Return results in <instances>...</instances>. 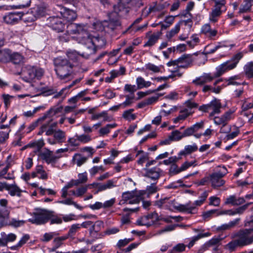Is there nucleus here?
Here are the masks:
<instances>
[{
	"label": "nucleus",
	"mask_w": 253,
	"mask_h": 253,
	"mask_svg": "<svg viewBox=\"0 0 253 253\" xmlns=\"http://www.w3.org/2000/svg\"><path fill=\"white\" fill-rule=\"evenodd\" d=\"M233 69L234 66L230 64V61H227L218 66L213 74L204 73L201 76L196 77L192 83L196 86H202V91L205 93L212 92L219 94L223 87L217 84L223 80L219 77Z\"/></svg>",
	"instance_id": "1"
},
{
	"label": "nucleus",
	"mask_w": 253,
	"mask_h": 253,
	"mask_svg": "<svg viewBox=\"0 0 253 253\" xmlns=\"http://www.w3.org/2000/svg\"><path fill=\"white\" fill-rule=\"evenodd\" d=\"M55 71L58 78L61 81H69L73 78V65L67 59L59 57L53 61Z\"/></svg>",
	"instance_id": "2"
},
{
	"label": "nucleus",
	"mask_w": 253,
	"mask_h": 253,
	"mask_svg": "<svg viewBox=\"0 0 253 253\" xmlns=\"http://www.w3.org/2000/svg\"><path fill=\"white\" fill-rule=\"evenodd\" d=\"M144 194L145 192L143 191H131L124 192L119 204L120 205L138 204L141 201L142 206H150V202L145 201L143 199Z\"/></svg>",
	"instance_id": "3"
},
{
	"label": "nucleus",
	"mask_w": 253,
	"mask_h": 253,
	"mask_svg": "<svg viewBox=\"0 0 253 253\" xmlns=\"http://www.w3.org/2000/svg\"><path fill=\"white\" fill-rule=\"evenodd\" d=\"M83 43L86 46V51L84 54H85V57L87 58L90 55L95 53L97 48L104 46L106 44V41L103 38L92 37L88 33H85V36L84 37Z\"/></svg>",
	"instance_id": "4"
},
{
	"label": "nucleus",
	"mask_w": 253,
	"mask_h": 253,
	"mask_svg": "<svg viewBox=\"0 0 253 253\" xmlns=\"http://www.w3.org/2000/svg\"><path fill=\"white\" fill-rule=\"evenodd\" d=\"M128 12V8L120 3L113 5L112 11L108 13L109 18V27L114 30L121 26L120 18L126 16Z\"/></svg>",
	"instance_id": "5"
},
{
	"label": "nucleus",
	"mask_w": 253,
	"mask_h": 253,
	"mask_svg": "<svg viewBox=\"0 0 253 253\" xmlns=\"http://www.w3.org/2000/svg\"><path fill=\"white\" fill-rule=\"evenodd\" d=\"M85 33H88L86 30V27L83 24L71 23L67 25L65 36H59V40L61 42H68L72 35H81L82 42H84V37L85 36Z\"/></svg>",
	"instance_id": "6"
},
{
	"label": "nucleus",
	"mask_w": 253,
	"mask_h": 253,
	"mask_svg": "<svg viewBox=\"0 0 253 253\" xmlns=\"http://www.w3.org/2000/svg\"><path fill=\"white\" fill-rule=\"evenodd\" d=\"M246 208L247 207H239L235 209L228 210L213 209L203 212V217L205 219H207L213 216L222 214H228L229 215L241 214L246 211Z\"/></svg>",
	"instance_id": "7"
},
{
	"label": "nucleus",
	"mask_w": 253,
	"mask_h": 253,
	"mask_svg": "<svg viewBox=\"0 0 253 253\" xmlns=\"http://www.w3.org/2000/svg\"><path fill=\"white\" fill-rule=\"evenodd\" d=\"M221 104L219 100L214 99L209 104L203 105L200 108L202 111L209 113V117H213L215 114L221 112Z\"/></svg>",
	"instance_id": "8"
},
{
	"label": "nucleus",
	"mask_w": 253,
	"mask_h": 253,
	"mask_svg": "<svg viewBox=\"0 0 253 253\" xmlns=\"http://www.w3.org/2000/svg\"><path fill=\"white\" fill-rule=\"evenodd\" d=\"M252 231L253 228L240 230L236 233L234 237L238 240L240 246L243 247L253 243Z\"/></svg>",
	"instance_id": "9"
},
{
	"label": "nucleus",
	"mask_w": 253,
	"mask_h": 253,
	"mask_svg": "<svg viewBox=\"0 0 253 253\" xmlns=\"http://www.w3.org/2000/svg\"><path fill=\"white\" fill-rule=\"evenodd\" d=\"M48 210L37 209L33 212L32 217L29 219V221L37 225L44 224L48 222Z\"/></svg>",
	"instance_id": "10"
},
{
	"label": "nucleus",
	"mask_w": 253,
	"mask_h": 253,
	"mask_svg": "<svg viewBox=\"0 0 253 253\" xmlns=\"http://www.w3.org/2000/svg\"><path fill=\"white\" fill-rule=\"evenodd\" d=\"M159 220H163L167 222L170 221L168 218H160L158 213L153 212L142 216L138 219L136 222L139 225L150 226Z\"/></svg>",
	"instance_id": "11"
},
{
	"label": "nucleus",
	"mask_w": 253,
	"mask_h": 253,
	"mask_svg": "<svg viewBox=\"0 0 253 253\" xmlns=\"http://www.w3.org/2000/svg\"><path fill=\"white\" fill-rule=\"evenodd\" d=\"M222 169V171L213 173L209 176L211 186L214 188L220 187L225 183V181L222 178L227 173V170L225 167H223Z\"/></svg>",
	"instance_id": "12"
},
{
	"label": "nucleus",
	"mask_w": 253,
	"mask_h": 253,
	"mask_svg": "<svg viewBox=\"0 0 253 253\" xmlns=\"http://www.w3.org/2000/svg\"><path fill=\"white\" fill-rule=\"evenodd\" d=\"M57 11L64 20L70 22L74 21L77 17L76 12L61 5L57 6Z\"/></svg>",
	"instance_id": "13"
},
{
	"label": "nucleus",
	"mask_w": 253,
	"mask_h": 253,
	"mask_svg": "<svg viewBox=\"0 0 253 253\" xmlns=\"http://www.w3.org/2000/svg\"><path fill=\"white\" fill-rule=\"evenodd\" d=\"M47 24L58 32H62L65 27V24L59 15L49 17L47 19Z\"/></svg>",
	"instance_id": "14"
},
{
	"label": "nucleus",
	"mask_w": 253,
	"mask_h": 253,
	"mask_svg": "<svg viewBox=\"0 0 253 253\" xmlns=\"http://www.w3.org/2000/svg\"><path fill=\"white\" fill-rule=\"evenodd\" d=\"M25 74L27 76L25 77L26 78L25 80L27 82H29L36 78L38 79L41 78L43 76L44 71L41 68L32 67L27 69Z\"/></svg>",
	"instance_id": "15"
},
{
	"label": "nucleus",
	"mask_w": 253,
	"mask_h": 253,
	"mask_svg": "<svg viewBox=\"0 0 253 253\" xmlns=\"http://www.w3.org/2000/svg\"><path fill=\"white\" fill-rule=\"evenodd\" d=\"M23 13L19 12H9L3 17L4 22L7 24H15L22 19Z\"/></svg>",
	"instance_id": "16"
},
{
	"label": "nucleus",
	"mask_w": 253,
	"mask_h": 253,
	"mask_svg": "<svg viewBox=\"0 0 253 253\" xmlns=\"http://www.w3.org/2000/svg\"><path fill=\"white\" fill-rule=\"evenodd\" d=\"M200 33L208 39L215 40L217 34V31L215 29H212L210 24L207 23L202 26Z\"/></svg>",
	"instance_id": "17"
},
{
	"label": "nucleus",
	"mask_w": 253,
	"mask_h": 253,
	"mask_svg": "<svg viewBox=\"0 0 253 253\" xmlns=\"http://www.w3.org/2000/svg\"><path fill=\"white\" fill-rule=\"evenodd\" d=\"M233 111L229 110L219 117H215L213 119V122L216 125L225 126L233 118Z\"/></svg>",
	"instance_id": "18"
},
{
	"label": "nucleus",
	"mask_w": 253,
	"mask_h": 253,
	"mask_svg": "<svg viewBox=\"0 0 253 253\" xmlns=\"http://www.w3.org/2000/svg\"><path fill=\"white\" fill-rule=\"evenodd\" d=\"M41 158L48 164L54 163L58 159L61 157V155H55L53 152L48 149L45 152L41 153Z\"/></svg>",
	"instance_id": "19"
},
{
	"label": "nucleus",
	"mask_w": 253,
	"mask_h": 253,
	"mask_svg": "<svg viewBox=\"0 0 253 253\" xmlns=\"http://www.w3.org/2000/svg\"><path fill=\"white\" fill-rule=\"evenodd\" d=\"M193 61L192 55H183L177 59L178 67L180 68H187Z\"/></svg>",
	"instance_id": "20"
},
{
	"label": "nucleus",
	"mask_w": 253,
	"mask_h": 253,
	"mask_svg": "<svg viewBox=\"0 0 253 253\" xmlns=\"http://www.w3.org/2000/svg\"><path fill=\"white\" fill-rule=\"evenodd\" d=\"M245 200L243 197H238L236 195H230L224 200V204L239 206L244 204Z\"/></svg>",
	"instance_id": "21"
},
{
	"label": "nucleus",
	"mask_w": 253,
	"mask_h": 253,
	"mask_svg": "<svg viewBox=\"0 0 253 253\" xmlns=\"http://www.w3.org/2000/svg\"><path fill=\"white\" fill-rule=\"evenodd\" d=\"M92 185L97 189V191L95 192L96 193L108 189H111L116 186L114 182L112 180H109L104 184L93 183Z\"/></svg>",
	"instance_id": "22"
},
{
	"label": "nucleus",
	"mask_w": 253,
	"mask_h": 253,
	"mask_svg": "<svg viewBox=\"0 0 253 253\" xmlns=\"http://www.w3.org/2000/svg\"><path fill=\"white\" fill-rule=\"evenodd\" d=\"M222 7L214 6L209 14V21L212 23H215L218 21V18L222 12Z\"/></svg>",
	"instance_id": "23"
},
{
	"label": "nucleus",
	"mask_w": 253,
	"mask_h": 253,
	"mask_svg": "<svg viewBox=\"0 0 253 253\" xmlns=\"http://www.w3.org/2000/svg\"><path fill=\"white\" fill-rule=\"evenodd\" d=\"M204 123L203 122L197 123L191 127L186 128L183 132L184 137L193 135L195 132H197L199 129L203 127Z\"/></svg>",
	"instance_id": "24"
},
{
	"label": "nucleus",
	"mask_w": 253,
	"mask_h": 253,
	"mask_svg": "<svg viewBox=\"0 0 253 253\" xmlns=\"http://www.w3.org/2000/svg\"><path fill=\"white\" fill-rule=\"evenodd\" d=\"M7 191L10 195L11 196H18L20 197L21 193L23 192L17 185L15 181L12 184H9Z\"/></svg>",
	"instance_id": "25"
},
{
	"label": "nucleus",
	"mask_w": 253,
	"mask_h": 253,
	"mask_svg": "<svg viewBox=\"0 0 253 253\" xmlns=\"http://www.w3.org/2000/svg\"><path fill=\"white\" fill-rule=\"evenodd\" d=\"M88 157L84 156L81 154L76 153L73 157L72 161L74 164L78 167H81L82 165L86 162Z\"/></svg>",
	"instance_id": "26"
},
{
	"label": "nucleus",
	"mask_w": 253,
	"mask_h": 253,
	"mask_svg": "<svg viewBox=\"0 0 253 253\" xmlns=\"http://www.w3.org/2000/svg\"><path fill=\"white\" fill-rule=\"evenodd\" d=\"M161 172V170L159 168L155 167L148 169L145 174V176L152 180H157L159 178Z\"/></svg>",
	"instance_id": "27"
},
{
	"label": "nucleus",
	"mask_w": 253,
	"mask_h": 253,
	"mask_svg": "<svg viewBox=\"0 0 253 253\" xmlns=\"http://www.w3.org/2000/svg\"><path fill=\"white\" fill-rule=\"evenodd\" d=\"M50 221V224H60L62 223V217L53 211H49L48 221Z\"/></svg>",
	"instance_id": "28"
},
{
	"label": "nucleus",
	"mask_w": 253,
	"mask_h": 253,
	"mask_svg": "<svg viewBox=\"0 0 253 253\" xmlns=\"http://www.w3.org/2000/svg\"><path fill=\"white\" fill-rule=\"evenodd\" d=\"M222 238L220 236L217 237H213L209 241L207 242L202 247V249L204 251L207 250L209 247L211 246H219L220 241Z\"/></svg>",
	"instance_id": "29"
},
{
	"label": "nucleus",
	"mask_w": 253,
	"mask_h": 253,
	"mask_svg": "<svg viewBox=\"0 0 253 253\" xmlns=\"http://www.w3.org/2000/svg\"><path fill=\"white\" fill-rule=\"evenodd\" d=\"M139 210L138 208L134 209L125 208L124 209V211L126 212L125 215H123L121 218V222L123 224H127L129 222V215L131 213L137 212Z\"/></svg>",
	"instance_id": "30"
},
{
	"label": "nucleus",
	"mask_w": 253,
	"mask_h": 253,
	"mask_svg": "<svg viewBox=\"0 0 253 253\" xmlns=\"http://www.w3.org/2000/svg\"><path fill=\"white\" fill-rule=\"evenodd\" d=\"M211 235V233L209 232L206 233H199L197 236H193L189 239L190 242L189 243L187 246L189 248H191L193 246L195 242L198 241L199 239L205 237H209Z\"/></svg>",
	"instance_id": "31"
},
{
	"label": "nucleus",
	"mask_w": 253,
	"mask_h": 253,
	"mask_svg": "<svg viewBox=\"0 0 253 253\" xmlns=\"http://www.w3.org/2000/svg\"><path fill=\"white\" fill-rule=\"evenodd\" d=\"M174 210L183 213L193 214L196 212V207H173Z\"/></svg>",
	"instance_id": "32"
},
{
	"label": "nucleus",
	"mask_w": 253,
	"mask_h": 253,
	"mask_svg": "<svg viewBox=\"0 0 253 253\" xmlns=\"http://www.w3.org/2000/svg\"><path fill=\"white\" fill-rule=\"evenodd\" d=\"M181 22L177 23L174 27L172 28L170 31H168L166 34V37L170 41L172 37L176 35L180 31Z\"/></svg>",
	"instance_id": "33"
},
{
	"label": "nucleus",
	"mask_w": 253,
	"mask_h": 253,
	"mask_svg": "<svg viewBox=\"0 0 253 253\" xmlns=\"http://www.w3.org/2000/svg\"><path fill=\"white\" fill-rule=\"evenodd\" d=\"M136 84L138 89L143 88H148L152 84L151 82L145 81L143 78L140 76L136 78Z\"/></svg>",
	"instance_id": "34"
},
{
	"label": "nucleus",
	"mask_w": 253,
	"mask_h": 253,
	"mask_svg": "<svg viewBox=\"0 0 253 253\" xmlns=\"http://www.w3.org/2000/svg\"><path fill=\"white\" fill-rule=\"evenodd\" d=\"M123 97H125L126 98V100L122 103H120L122 106V109H125L126 107H129L133 103L134 100V95L133 94L131 95H120L121 98Z\"/></svg>",
	"instance_id": "35"
},
{
	"label": "nucleus",
	"mask_w": 253,
	"mask_h": 253,
	"mask_svg": "<svg viewBox=\"0 0 253 253\" xmlns=\"http://www.w3.org/2000/svg\"><path fill=\"white\" fill-rule=\"evenodd\" d=\"M0 235L3 237L2 244L4 247L7 245L8 242H13L16 239V235L13 233L6 234L5 232H1Z\"/></svg>",
	"instance_id": "36"
},
{
	"label": "nucleus",
	"mask_w": 253,
	"mask_h": 253,
	"mask_svg": "<svg viewBox=\"0 0 253 253\" xmlns=\"http://www.w3.org/2000/svg\"><path fill=\"white\" fill-rule=\"evenodd\" d=\"M198 150V146L195 143L192 145H186L183 150L181 151L179 153V155H185L189 154Z\"/></svg>",
	"instance_id": "37"
},
{
	"label": "nucleus",
	"mask_w": 253,
	"mask_h": 253,
	"mask_svg": "<svg viewBox=\"0 0 253 253\" xmlns=\"http://www.w3.org/2000/svg\"><path fill=\"white\" fill-rule=\"evenodd\" d=\"M6 166L4 168L1 170L0 171V176H1L4 179V177H5L6 174L7 173V171L13 165V160L11 158V156L9 155L6 159Z\"/></svg>",
	"instance_id": "38"
},
{
	"label": "nucleus",
	"mask_w": 253,
	"mask_h": 253,
	"mask_svg": "<svg viewBox=\"0 0 253 253\" xmlns=\"http://www.w3.org/2000/svg\"><path fill=\"white\" fill-rule=\"evenodd\" d=\"M53 137L58 143H62L66 140L65 132L61 129H58L54 132Z\"/></svg>",
	"instance_id": "39"
},
{
	"label": "nucleus",
	"mask_w": 253,
	"mask_h": 253,
	"mask_svg": "<svg viewBox=\"0 0 253 253\" xmlns=\"http://www.w3.org/2000/svg\"><path fill=\"white\" fill-rule=\"evenodd\" d=\"M244 72L247 78H253V61L247 63L244 66Z\"/></svg>",
	"instance_id": "40"
},
{
	"label": "nucleus",
	"mask_w": 253,
	"mask_h": 253,
	"mask_svg": "<svg viewBox=\"0 0 253 253\" xmlns=\"http://www.w3.org/2000/svg\"><path fill=\"white\" fill-rule=\"evenodd\" d=\"M10 61L15 64H20L23 62V56L18 52H15L10 54Z\"/></svg>",
	"instance_id": "41"
},
{
	"label": "nucleus",
	"mask_w": 253,
	"mask_h": 253,
	"mask_svg": "<svg viewBox=\"0 0 253 253\" xmlns=\"http://www.w3.org/2000/svg\"><path fill=\"white\" fill-rule=\"evenodd\" d=\"M247 53V51L239 52L235 54L231 59L230 64L234 66V68H236L240 60L242 58L245 53Z\"/></svg>",
	"instance_id": "42"
},
{
	"label": "nucleus",
	"mask_w": 253,
	"mask_h": 253,
	"mask_svg": "<svg viewBox=\"0 0 253 253\" xmlns=\"http://www.w3.org/2000/svg\"><path fill=\"white\" fill-rule=\"evenodd\" d=\"M11 52L8 49L0 50V61L1 62H7L10 60Z\"/></svg>",
	"instance_id": "43"
},
{
	"label": "nucleus",
	"mask_w": 253,
	"mask_h": 253,
	"mask_svg": "<svg viewBox=\"0 0 253 253\" xmlns=\"http://www.w3.org/2000/svg\"><path fill=\"white\" fill-rule=\"evenodd\" d=\"M174 20V16H168L166 17L164 22H160L159 24L161 26L162 29H166L173 23Z\"/></svg>",
	"instance_id": "44"
},
{
	"label": "nucleus",
	"mask_w": 253,
	"mask_h": 253,
	"mask_svg": "<svg viewBox=\"0 0 253 253\" xmlns=\"http://www.w3.org/2000/svg\"><path fill=\"white\" fill-rule=\"evenodd\" d=\"M87 189V186H82L78 188L76 191L71 190L69 192V195L70 196L73 195L75 197H81L84 193H86Z\"/></svg>",
	"instance_id": "45"
},
{
	"label": "nucleus",
	"mask_w": 253,
	"mask_h": 253,
	"mask_svg": "<svg viewBox=\"0 0 253 253\" xmlns=\"http://www.w3.org/2000/svg\"><path fill=\"white\" fill-rule=\"evenodd\" d=\"M32 12L34 13L37 18L43 16L46 12V9L42 5L38 6L32 11Z\"/></svg>",
	"instance_id": "46"
},
{
	"label": "nucleus",
	"mask_w": 253,
	"mask_h": 253,
	"mask_svg": "<svg viewBox=\"0 0 253 253\" xmlns=\"http://www.w3.org/2000/svg\"><path fill=\"white\" fill-rule=\"evenodd\" d=\"M133 111V109L127 110L124 112L122 116L125 119L128 121L134 120L136 118V115L132 113Z\"/></svg>",
	"instance_id": "47"
},
{
	"label": "nucleus",
	"mask_w": 253,
	"mask_h": 253,
	"mask_svg": "<svg viewBox=\"0 0 253 253\" xmlns=\"http://www.w3.org/2000/svg\"><path fill=\"white\" fill-rule=\"evenodd\" d=\"M184 137L183 132H181L178 130H175L171 132L169 135V139L172 141H179Z\"/></svg>",
	"instance_id": "48"
},
{
	"label": "nucleus",
	"mask_w": 253,
	"mask_h": 253,
	"mask_svg": "<svg viewBox=\"0 0 253 253\" xmlns=\"http://www.w3.org/2000/svg\"><path fill=\"white\" fill-rule=\"evenodd\" d=\"M81 229L80 224L75 223L72 224L68 231V236L70 237H74L76 235V233Z\"/></svg>",
	"instance_id": "49"
},
{
	"label": "nucleus",
	"mask_w": 253,
	"mask_h": 253,
	"mask_svg": "<svg viewBox=\"0 0 253 253\" xmlns=\"http://www.w3.org/2000/svg\"><path fill=\"white\" fill-rule=\"evenodd\" d=\"M117 126V124L114 123L112 124H108L105 126L102 127L99 130V134L101 136L107 134L109 133L111 128H114Z\"/></svg>",
	"instance_id": "50"
},
{
	"label": "nucleus",
	"mask_w": 253,
	"mask_h": 253,
	"mask_svg": "<svg viewBox=\"0 0 253 253\" xmlns=\"http://www.w3.org/2000/svg\"><path fill=\"white\" fill-rule=\"evenodd\" d=\"M68 58L74 62L78 61L81 56L75 50H70L67 52Z\"/></svg>",
	"instance_id": "51"
},
{
	"label": "nucleus",
	"mask_w": 253,
	"mask_h": 253,
	"mask_svg": "<svg viewBox=\"0 0 253 253\" xmlns=\"http://www.w3.org/2000/svg\"><path fill=\"white\" fill-rule=\"evenodd\" d=\"M159 35L153 34L149 38L148 41L145 43L144 46H151L153 45L158 40Z\"/></svg>",
	"instance_id": "52"
},
{
	"label": "nucleus",
	"mask_w": 253,
	"mask_h": 253,
	"mask_svg": "<svg viewBox=\"0 0 253 253\" xmlns=\"http://www.w3.org/2000/svg\"><path fill=\"white\" fill-rule=\"evenodd\" d=\"M140 156L137 161V163L139 165H142L146 160H148V154L144 153L143 151H138L137 153L136 156Z\"/></svg>",
	"instance_id": "53"
},
{
	"label": "nucleus",
	"mask_w": 253,
	"mask_h": 253,
	"mask_svg": "<svg viewBox=\"0 0 253 253\" xmlns=\"http://www.w3.org/2000/svg\"><path fill=\"white\" fill-rule=\"evenodd\" d=\"M45 119H46V115H44L43 117L38 119L36 122L32 123L26 129V132L27 133L30 132L38 126L39 121H43Z\"/></svg>",
	"instance_id": "54"
},
{
	"label": "nucleus",
	"mask_w": 253,
	"mask_h": 253,
	"mask_svg": "<svg viewBox=\"0 0 253 253\" xmlns=\"http://www.w3.org/2000/svg\"><path fill=\"white\" fill-rule=\"evenodd\" d=\"M10 209L8 207H0V218H7Z\"/></svg>",
	"instance_id": "55"
},
{
	"label": "nucleus",
	"mask_w": 253,
	"mask_h": 253,
	"mask_svg": "<svg viewBox=\"0 0 253 253\" xmlns=\"http://www.w3.org/2000/svg\"><path fill=\"white\" fill-rule=\"evenodd\" d=\"M189 113L187 110H183L180 112V114L173 120L174 123H177L180 121L185 120L188 116Z\"/></svg>",
	"instance_id": "56"
},
{
	"label": "nucleus",
	"mask_w": 253,
	"mask_h": 253,
	"mask_svg": "<svg viewBox=\"0 0 253 253\" xmlns=\"http://www.w3.org/2000/svg\"><path fill=\"white\" fill-rule=\"evenodd\" d=\"M182 158L181 155H179L178 154V157L176 156H172L169 158V159L165 160L163 161V163L166 165H169L170 164H174L175 163L180 160Z\"/></svg>",
	"instance_id": "57"
},
{
	"label": "nucleus",
	"mask_w": 253,
	"mask_h": 253,
	"mask_svg": "<svg viewBox=\"0 0 253 253\" xmlns=\"http://www.w3.org/2000/svg\"><path fill=\"white\" fill-rule=\"evenodd\" d=\"M252 6V3L250 1L245 0L244 3L241 5L239 12L240 13L247 12L250 10Z\"/></svg>",
	"instance_id": "58"
},
{
	"label": "nucleus",
	"mask_w": 253,
	"mask_h": 253,
	"mask_svg": "<svg viewBox=\"0 0 253 253\" xmlns=\"http://www.w3.org/2000/svg\"><path fill=\"white\" fill-rule=\"evenodd\" d=\"M37 19L36 15L33 12L31 13H28L26 15L23 14V16L21 19H23L25 22H33Z\"/></svg>",
	"instance_id": "59"
},
{
	"label": "nucleus",
	"mask_w": 253,
	"mask_h": 253,
	"mask_svg": "<svg viewBox=\"0 0 253 253\" xmlns=\"http://www.w3.org/2000/svg\"><path fill=\"white\" fill-rule=\"evenodd\" d=\"M44 145L43 140L40 139L29 143V146H32V147H36L38 150H40Z\"/></svg>",
	"instance_id": "60"
},
{
	"label": "nucleus",
	"mask_w": 253,
	"mask_h": 253,
	"mask_svg": "<svg viewBox=\"0 0 253 253\" xmlns=\"http://www.w3.org/2000/svg\"><path fill=\"white\" fill-rule=\"evenodd\" d=\"M146 69L148 70L151 71L153 73H159L161 72V67L157 66L152 63H149L145 65Z\"/></svg>",
	"instance_id": "61"
},
{
	"label": "nucleus",
	"mask_w": 253,
	"mask_h": 253,
	"mask_svg": "<svg viewBox=\"0 0 253 253\" xmlns=\"http://www.w3.org/2000/svg\"><path fill=\"white\" fill-rule=\"evenodd\" d=\"M62 221L64 220L65 222H69L72 220H77L79 219V217L75 214L70 213L69 214L62 215Z\"/></svg>",
	"instance_id": "62"
},
{
	"label": "nucleus",
	"mask_w": 253,
	"mask_h": 253,
	"mask_svg": "<svg viewBox=\"0 0 253 253\" xmlns=\"http://www.w3.org/2000/svg\"><path fill=\"white\" fill-rule=\"evenodd\" d=\"M31 0H19V3L13 7L17 9L23 8L28 7L30 5Z\"/></svg>",
	"instance_id": "63"
},
{
	"label": "nucleus",
	"mask_w": 253,
	"mask_h": 253,
	"mask_svg": "<svg viewBox=\"0 0 253 253\" xmlns=\"http://www.w3.org/2000/svg\"><path fill=\"white\" fill-rule=\"evenodd\" d=\"M227 248L231 251H234L237 247H241L237 238L226 245Z\"/></svg>",
	"instance_id": "64"
}]
</instances>
